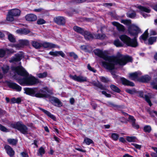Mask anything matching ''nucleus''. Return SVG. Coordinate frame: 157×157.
Returning <instances> with one entry per match:
<instances>
[{
	"label": "nucleus",
	"mask_w": 157,
	"mask_h": 157,
	"mask_svg": "<svg viewBox=\"0 0 157 157\" xmlns=\"http://www.w3.org/2000/svg\"><path fill=\"white\" fill-rule=\"evenodd\" d=\"M125 91L127 93L132 95L133 94H136V93L137 92V90L135 88H133L132 90L129 89H127L125 90Z\"/></svg>",
	"instance_id": "ea45409f"
},
{
	"label": "nucleus",
	"mask_w": 157,
	"mask_h": 157,
	"mask_svg": "<svg viewBox=\"0 0 157 157\" xmlns=\"http://www.w3.org/2000/svg\"><path fill=\"white\" fill-rule=\"evenodd\" d=\"M128 121L131 124L136 122V119L134 118L133 116L131 115H129Z\"/></svg>",
	"instance_id": "37998d69"
},
{
	"label": "nucleus",
	"mask_w": 157,
	"mask_h": 157,
	"mask_svg": "<svg viewBox=\"0 0 157 157\" xmlns=\"http://www.w3.org/2000/svg\"><path fill=\"white\" fill-rule=\"evenodd\" d=\"M132 145L134 146L135 148L139 150H140L141 147V145L135 143H132Z\"/></svg>",
	"instance_id": "e2e57ef3"
},
{
	"label": "nucleus",
	"mask_w": 157,
	"mask_h": 157,
	"mask_svg": "<svg viewBox=\"0 0 157 157\" xmlns=\"http://www.w3.org/2000/svg\"><path fill=\"white\" fill-rule=\"evenodd\" d=\"M50 101L53 105L60 107L62 106V103L58 98L53 97L51 98Z\"/></svg>",
	"instance_id": "dca6fc26"
},
{
	"label": "nucleus",
	"mask_w": 157,
	"mask_h": 157,
	"mask_svg": "<svg viewBox=\"0 0 157 157\" xmlns=\"http://www.w3.org/2000/svg\"><path fill=\"white\" fill-rule=\"evenodd\" d=\"M139 73L138 72L136 71L133 73H130L129 74V78L131 80L135 81H138V79L139 78L138 77Z\"/></svg>",
	"instance_id": "bb28decb"
},
{
	"label": "nucleus",
	"mask_w": 157,
	"mask_h": 157,
	"mask_svg": "<svg viewBox=\"0 0 157 157\" xmlns=\"http://www.w3.org/2000/svg\"><path fill=\"white\" fill-rule=\"evenodd\" d=\"M49 54L54 57L61 56L63 58L65 56V54L62 51H55V52L50 51L49 53Z\"/></svg>",
	"instance_id": "412c9836"
},
{
	"label": "nucleus",
	"mask_w": 157,
	"mask_h": 157,
	"mask_svg": "<svg viewBox=\"0 0 157 157\" xmlns=\"http://www.w3.org/2000/svg\"><path fill=\"white\" fill-rule=\"evenodd\" d=\"M45 153V150L44 148L42 147H41L39 149L37 154L39 153V155H38L42 156Z\"/></svg>",
	"instance_id": "8fccbe9b"
},
{
	"label": "nucleus",
	"mask_w": 157,
	"mask_h": 157,
	"mask_svg": "<svg viewBox=\"0 0 157 157\" xmlns=\"http://www.w3.org/2000/svg\"><path fill=\"white\" fill-rule=\"evenodd\" d=\"M100 80L103 82L107 83L110 81L109 79L107 77H105L104 76H101L100 77Z\"/></svg>",
	"instance_id": "a19ab883"
},
{
	"label": "nucleus",
	"mask_w": 157,
	"mask_h": 157,
	"mask_svg": "<svg viewBox=\"0 0 157 157\" xmlns=\"http://www.w3.org/2000/svg\"><path fill=\"white\" fill-rule=\"evenodd\" d=\"M32 44L36 49H39L41 47V43L36 41H33Z\"/></svg>",
	"instance_id": "f704fd0d"
},
{
	"label": "nucleus",
	"mask_w": 157,
	"mask_h": 157,
	"mask_svg": "<svg viewBox=\"0 0 157 157\" xmlns=\"http://www.w3.org/2000/svg\"><path fill=\"white\" fill-rule=\"evenodd\" d=\"M82 35L84 36L85 39L86 40H90L94 38V34H92L88 31L85 30Z\"/></svg>",
	"instance_id": "6ab92c4d"
},
{
	"label": "nucleus",
	"mask_w": 157,
	"mask_h": 157,
	"mask_svg": "<svg viewBox=\"0 0 157 157\" xmlns=\"http://www.w3.org/2000/svg\"><path fill=\"white\" fill-rule=\"evenodd\" d=\"M8 39L11 42L15 43L16 42V39L13 35L10 34L8 35Z\"/></svg>",
	"instance_id": "c03bdc74"
},
{
	"label": "nucleus",
	"mask_w": 157,
	"mask_h": 157,
	"mask_svg": "<svg viewBox=\"0 0 157 157\" xmlns=\"http://www.w3.org/2000/svg\"><path fill=\"white\" fill-rule=\"evenodd\" d=\"M25 20L29 21H34L37 19L36 15L33 14H29L26 15L25 17Z\"/></svg>",
	"instance_id": "4be33fe9"
},
{
	"label": "nucleus",
	"mask_w": 157,
	"mask_h": 157,
	"mask_svg": "<svg viewBox=\"0 0 157 157\" xmlns=\"http://www.w3.org/2000/svg\"><path fill=\"white\" fill-rule=\"evenodd\" d=\"M39 109L40 110L42 111L48 117L52 119L54 121H56V117L54 115L52 114L50 112L41 108L39 107Z\"/></svg>",
	"instance_id": "393cba45"
},
{
	"label": "nucleus",
	"mask_w": 157,
	"mask_h": 157,
	"mask_svg": "<svg viewBox=\"0 0 157 157\" xmlns=\"http://www.w3.org/2000/svg\"><path fill=\"white\" fill-rule=\"evenodd\" d=\"M151 79V77L148 75L142 76L138 79V82L145 83H148Z\"/></svg>",
	"instance_id": "a211bd4d"
},
{
	"label": "nucleus",
	"mask_w": 157,
	"mask_h": 157,
	"mask_svg": "<svg viewBox=\"0 0 157 157\" xmlns=\"http://www.w3.org/2000/svg\"><path fill=\"white\" fill-rule=\"evenodd\" d=\"M137 37L134 36L133 38L129 40L127 46L133 48H136L138 46V44L137 41Z\"/></svg>",
	"instance_id": "f3484780"
},
{
	"label": "nucleus",
	"mask_w": 157,
	"mask_h": 157,
	"mask_svg": "<svg viewBox=\"0 0 157 157\" xmlns=\"http://www.w3.org/2000/svg\"><path fill=\"white\" fill-rule=\"evenodd\" d=\"M10 127L14 129H17L20 132L24 135L28 134V128L26 125L23 124L21 121L15 122L10 124Z\"/></svg>",
	"instance_id": "7ed1b4c3"
},
{
	"label": "nucleus",
	"mask_w": 157,
	"mask_h": 157,
	"mask_svg": "<svg viewBox=\"0 0 157 157\" xmlns=\"http://www.w3.org/2000/svg\"><path fill=\"white\" fill-rule=\"evenodd\" d=\"M46 21L43 19H38L37 21V23L38 25H42L45 23Z\"/></svg>",
	"instance_id": "13d9d810"
},
{
	"label": "nucleus",
	"mask_w": 157,
	"mask_h": 157,
	"mask_svg": "<svg viewBox=\"0 0 157 157\" xmlns=\"http://www.w3.org/2000/svg\"><path fill=\"white\" fill-rule=\"evenodd\" d=\"M14 16L9 11L8 14L7 15L6 20L12 22L14 21Z\"/></svg>",
	"instance_id": "c9c22d12"
},
{
	"label": "nucleus",
	"mask_w": 157,
	"mask_h": 157,
	"mask_svg": "<svg viewBox=\"0 0 157 157\" xmlns=\"http://www.w3.org/2000/svg\"><path fill=\"white\" fill-rule=\"evenodd\" d=\"M18 33L26 35L30 32V31L26 28L21 29L17 30Z\"/></svg>",
	"instance_id": "2f4dec72"
},
{
	"label": "nucleus",
	"mask_w": 157,
	"mask_h": 157,
	"mask_svg": "<svg viewBox=\"0 0 157 157\" xmlns=\"http://www.w3.org/2000/svg\"><path fill=\"white\" fill-rule=\"evenodd\" d=\"M136 14L135 13H132L128 14V17L129 18H133L136 17Z\"/></svg>",
	"instance_id": "338daca9"
},
{
	"label": "nucleus",
	"mask_w": 157,
	"mask_h": 157,
	"mask_svg": "<svg viewBox=\"0 0 157 157\" xmlns=\"http://www.w3.org/2000/svg\"><path fill=\"white\" fill-rule=\"evenodd\" d=\"M136 137L135 136H127L126 138V140L129 142H134L135 141Z\"/></svg>",
	"instance_id": "3c124183"
},
{
	"label": "nucleus",
	"mask_w": 157,
	"mask_h": 157,
	"mask_svg": "<svg viewBox=\"0 0 157 157\" xmlns=\"http://www.w3.org/2000/svg\"><path fill=\"white\" fill-rule=\"evenodd\" d=\"M54 22L58 25H64L66 20L63 17L58 16L54 18Z\"/></svg>",
	"instance_id": "4468645a"
},
{
	"label": "nucleus",
	"mask_w": 157,
	"mask_h": 157,
	"mask_svg": "<svg viewBox=\"0 0 157 157\" xmlns=\"http://www.w3.org/2000/svg\"><path fill=\"white\" fill-rule=\"evenodd\" d=\"M24 93L32 97L37 98V87H25L24 88Z\"/></svg>",
	"instance_id": "9d476101"
},
{
	"label": "nucleus",
	"mask_w": 157,
	"mask_h": 157,
	"mask_svg": "<svg viewBox=\"0 0 157 157\" xmlns=\"http://www.w3.org/2000/svg\"><path fill=\"white\" fill-rule=\"evenodd\" d=\"M148 35L147 34H143L140 37V39H142L144 40H146L147 39L148 37Z\"/></svg>",
	"instance_id": "4d7b16f0"
},
{
	"label": "nucleus",
	"mask_w": 157,
	"mask_h": 157,
	"mask_svg": "<svg viewBox=\"0 0 157 157\" xmlns=\"http://www.w3.org/2000/svg\"><path fill=\"white\" fill-rule=\"evenodd\" d=\"M110 87L111 90L113 92L118 93H120L121 92L120 89L114 84H111L110 85Z\"/></svg>",
	"instance_id": "7c9ffc66"
},
{
	"label": "nucleus",
	"mask_w": 157,
	"mask_h": 157,
	"mask_svg": "<svg viewBox=\"0 0 157 157\" xmlns=\"http://www.w3.org/2000/svg\"><path fill=\"white\" fill-rule=\"evenodd\" d=\"M91 84L93 86L95 87L94 88L95 90H98V89H99L101 90H103V91H101V93L105 96L106 95L107 93L104 90H106L107 89L105 86L103 85L98 81L97 82L95 81H94L91 82Z\"/></svg>",
	"instance_id": "6e6552de"
},
{
	"label": "nucleus",
	"mask_w": 157,
	"mask_h": 157,
	"mask_svg": "<svg viewBox=\"0 0 157 157\" xmlns=\"http://www.w3.org/2000/svg\"><path fill=\"white\" fill-rule=\"evenodd\" d=\"M69 56L71 57H73L75 60H76L78 58V55L73 52H70Z\"/></svg>",
	"instance_id": "864d4df0"
},
{
	"label": "nucleus",
	"mask_w": 157,
	"mask_h": 157,
	"mask_svg": "<svg viewBox=\"0 0 157 157\" xmlns=\"http://www.w3.org/2000/svg\"><path fill=\"white\" fill-rule=\"evenodd\" d=\"M48 92H49V90L47 86L44 87L41 89H39L37 87L36 95L37 98H48L49 95L47 93Z\"/></svg>",
	"instance_id": "39448f33"
},
{
	"label": "nucleus",
	"mask_w": 157,
	"mask_h": 157,
	"mask_svg": "<svg viewBox=\"0 0 157 157\" xmlns=\"http://www.w3.org/2000/svg\"><path fill=\"white\" fill-rule=\"evenodd\" d=\"M120 80L122 84L124 86L131 87H133L135 86L134 82L127 79L124 77H121Z\"/></svg>",
	"instance_id": "2eb2a0df"
},
{
	"label": "nucleus",
	"mask_w": 157,
	"mask_h": 157,
	"mask_svg": "<svg viewBox=\"0 0 157 157\" xmlns=\"http://www.w3.org/2000/svg\"><path fill=\"white\" fill-rule=\"evenodd\" d=\"M87 68L89 70L94 73H95L96 71V70L94 68L92 67L89 64H88L87 65Z\"/></svg>",
	"instance_id": "052dcab7"
},
{
	"label": "nucleus",
	"mask_w": 157,
	"mask_h": 157,
	"mask_svg": "<svg viewBox=\"0 0 157 157\" xmlns=\"http://www.w3.org/2000/svg\"><path fill=\"white\" fill-rule=\"evenodd\" d=\"M113 43L114 45L117 47H121L123 46V44L118 39L115 40L114 41Z\"/></svg>",
	"instance_id": "473e14b6"
},
{
	"label": "nucleus",
	"mask_w": 157,
	"mask_h": 157,
	"mask_svg": "<svg viewBox=\"0 0 157 157\" xmlns=\"http://www.w3.org/2000/svg\"><path fill=\"white\" fill-rule=\"evenodd\" d=\"M7 141L9 144L15 146L17 144L18 140L17 139L9 138L7 139Z\"/></svg>",
	"instance_id": "72a5a7b5"
},
{
	"label": "nucleus",
	"mask_w": 157,
	"mask_h": 157,
	"mask_svg": "<svg viewBox=\"0 0 157 157\" xmlns=\"http://www.w3.org/2000/svg\"><path fill=\"white\" fill-rule=\"evenodd\" d=\"M7 83L8 86L10 88L16 90L18 92H20L21 90V87L15 82L8 81Z\"/></svg>",
	"instance_id": "f8f14e48"
},
{
	"label": "nucleus",
	"mask_w": 157,
	"mask_h": 157,
	"mask_svg": "<svg viewBox=\"0 0 157 157\" xmlns=\"http://www.w3.org/2000/svg\"><path fill=\"white\" fill-rule=\"evenodd\" d=\"M136 7L140 10V11L142 12H145L146 13H149L151 11V10L149 7L144 6L140 5H138Z\"/></svg>",
	"instance_id": "b1692460"
},
{
	"label": "nucleus",
	"mask_w": 157,
	"mask_h": 157,
	"mask_svg": "<svg viewBox=\"0 0 157 157\" xmlns=\"http://www.w3.org/2000/svg\"><path fill=\"white\" fill-rule=\"evenodd\" d=\"M156 36L150 37L148 39V44L149 45H152L153 43L156 41Z\"/></svg>",
	"instance_id": "4c0bfd02"
},
{
	"label": "nucleus",
	"mask_w": 157,
	"mask_h": 157,
	"mask_svg": "<svg viewBox=\"0 0 157 157\" xmlns=\"http://www.w3.org/2000/svg\"><path fill=\"white\" fill-rule=\"evenodd\" d=\"M151 85L152 86V88L157 90V83L153 81L151 83Z\"/></svg>",
	"instance_id": "bf43d9fd"
},
{
	"label": "nucleus",
	"mask_w": 157,
	"mask_h": 157,
	"mask_svg": "<svg viewBox=\"0 0 157 157\" xmlns=\"http://www.w3.org/2000/svg\"><path fill=\"white\" fill-rule=\"evenodd\" d=\"M21 155L22 157H29L27 153L23 151L21 153Z\"/></svg>",
	"instance_id": "69168bd1"
},
{
	"label": "nucleus",
	"mask_w": 157,
	"mask_h": 157,
	"mask_svg": "<svg viewBox=\"0 0 157 157\" xmlns=\"http://www.w3.org/2000/svg\"><path fill=\"white\" fill-rule=\"evenodd\" d=\"M18 82L21 85L24 86H33L40 83L41 82L37 78L29 74L25 78H18L17 79Z\"/></svg>",
	"instance_id": "f03ea898"
},
{
	"label": "nucleus",
	"mask_w": 157,
	"mask_h": 157,
	"mask_svg": "<svg viewBox=\"0 0 157 157\" xmlns=\"http://www.w3.org/2000/svg\"><path fill=\"white\" fill-rule=\"evenodd\" d=\"M24 58V53L22 51H20L15 54L9 60L10 63H15L20 61L23 58Z\"/></svg>",
	"instance_id": "0eeeda50"
},
{
	"label": "nucleus",
	"mask_w": 157,
	"mask_h": 157,
	"mask_svg": "<svg viewBox=\"0 0 157 157\" xmlns=\"http://www.w3.org/2000/svg\"><path fill=\"white\" fill-rule=\"evenodd\" d=\"M94 36L95 39L103 40L105 38V36L104 34H100L98 33L97 34H94Z\"/></svg>",
	"instance_id": "e433bc0d"
},
{
	"label": "nucleus",
	"mask_w": 157,
	"mask_h": 157,
	"mask_svg": "<svg viewBox=\"0 0 157 157\" xmlns=\"http://www.w3.org/2000/svg\"><path fill=\"white\" fill-rule=\"evenodd\" d=\"M143 129L145 132L150 133L151 130V128L150 125H146L144 126Z\"/></svg>",
	"instance_id": "49530a36"
},
{
	"label": "nucleus",
	"mask_w": 157,
	"mask_h": 157,
	"mask_svg": "<svg viewBox=\"0 0 157 157\" xmlns=\"http://www.w3.org/2000/svg\"><path fill=\"white\" fill-rule=\"evenodd\" d=\"M119 135L115 133H111V138L113 140L117 141L119 139Z\"/></svg>",
	"instance_id": "58836bf2"
},
{
	"label": "nucleus",
	"mask_w": 157,
	"mask_h": 157,
	"mask_svg": "<svg viewBox=\"0 0 157 157\" xmlns=\"http://www.w3.org/2000/svg\"><path fill=\"white\" fill-rule=\"evenodd\" d=\"M84 142L88 145L94 143V142L92 140L87 137H85V138Z\"/></svg>",
	"instance_id": "79ce46f5"
},
{
	"label": "nucleus",
	"mask_w": 157,
	"mask_h": 157,
	"mask_svg": "<svg viewBox=\"0 0 157 157\" xmlns=\"http://www.w3.org/2000/svg\"><path fill=\"white\" fill-rule=\"evenodd\" d=\"M10 68L9 66L8 65H4L3 67H2V70L4 73H7L9 70Z\"/></svg>",
	"instance_id": "a18cd8bd"
},
{
	"label": "nucleus",
	"mask_w": 157,
	"mask_h": 157,
	"mask_svg": "<svg viewBox=\"0 0 157 157\" xmlns=\"http://www.w3.org/2000/svg\"><path fill=\"white\" fill-rule=\"evenodd\" d=\"M119 38L121 40L126 44L127 46L131 38L125 34H122L119 36Z\"/></svg>",
	"instance_id": "aec40b11"
},
{
	"label": "nucleus",
	"mask_w": 157,
	"mask_h": 157,
	"mask_svg": "<svg viewBox=\"0 0 157 157\" xmlns=\"http://www.w3.org/2000/svg\"><path fill=\"white\" fill-rule=\"evenodd\" d=\"M10 13L14 17L19 16L21 14V11L18 9H15L10 10H9Z\"/></svg>",
	"instance_id": "c85d7f7f"
},
{
	"label": "nucleus",
	"mask_w": 157,
	"mask_h": 157,
	"mask_svg": "<svg viewBox=\"0 0 157 157\" xmlns=\"http://www.w3.org/2000/svg\"><path fill=\"white\" fill-rule=\"evenodd\" d=\"M131 124L132 127L135 129H138L140 128L139 125L138 124H136V122H135L134 123L132 124Z\"/></svg>",
	"instance_id": "0e129e2a"
},
{
	"label": "nucleus",
	"mask_w": 157,
	"mask_h": 157,
	"mask_svg": "<svg viewBox=\"0 0 157 157\" xmlns=\"http://www.w3.org/2000/svg\"><path fill=\"white\" fill-rule=\"evenodd\" d=\"M145 100L148 104L151 107L152 104L150 99V97L147 95H145L144 96Z\"/></svg>",
	"instance_id": "09e8293b"
},
{
	"label": "nucleus",
	"mask_w": 157,
	"mask_h": 157,
	"mask_svg": "<svg viewBox=\"0 0 157 157\" xmlns=\"http://www.w3.org/2000/svg\"><path fill=\"white\" fill-rule=\"evenodd\" d=\"M48 75L47 72H44L43 73H40L37 75V76L39 78H43L46 77Z\"/></svg>",
	"instance_id": "de8ad7c7"
},
{
	"label": "nucleus",
	"mask_w": 157,
	"mask_h": 157,
	"mask_svg": "<svg viewBox=\"0 0 157 157\" xmlns=\"http://www.w3.org/2000/svg\"><path fill=\"white\" fill-rule=\"evenodd\" d=\"M6 54V51L4 49H0V58H3Z\"/></svg>",
	"instance_id": "6e6d98bb"
},
{
	"label": "nucleus",
	"mask_w": 157,
	"mask_h": 157,
	"mask_svg": "<svg viewBox=\"0 0 157 157\" xmlns=\"http://www.w3.org/2000/svg\"><path fill=\"white\" fill-rule=\"evenodd\" d=\"M133 59L131 56H122L121 54L113 58L111 56L109 62H102V66L109 70H114L115 65L119 64L120 66L125 65L127 63L132 62Z\"/></svg>",
	"instance_id": "f257e3e1"
},
{
	"label": "nucleus",
	"mask_w": 157,
	"mask_h": 157,
	"mask_svg": "<svg viewBox=\"0 0 157 157\" xmlns=\"http://www.w3.org/2000/svg\"><path fill=\"white\" fill-rule=\"evenodd\" d=\"M0 130L4 132H9L8 129L7 128L4 126L0 124Z\"/></svg>",
	"instance_id": "5fc2aeb1"
},
{
	"label": "nucleus",
	"mask_w": 157,
	"mask_h": 157,
	"mask_svg": "<svg viewBox=\"0 0 157 157\" xmlns=\"http://www.w3.org/2000/svg\"><path fill=\"white\" fill-rule=\"evenodd\" d=\"M94 52L95 55L108 62L109 58H111V56L107 55L105 52L99 49H97L94 50Z\"/></svg>",
	"instance_id": "1a4fd4ad"
},
{
	"label": "nucleus",
	"mask_w": 157,
	"mask_h": 157,
	"mask_svg": "<svg viewBox=\"0 0 157 157\" xmlns=\"http://www.w3.org/2000/svg\"><path fill=\"white\" fill-rule=\"evenodd\" d=\"M112 24L116 27L117 30L119 32H124L125 30L124 27L120 23L116 22L113 21L112 22Z\"/></svg>",
	"instance_id": "5701e85b"
},
{
	"label": "nucleus",
	"mask_w": 157,
	"mask_h": 157,
	"mask_svg": "<svg viewBox=\"0 0 157 157\" xmlns=\"http://www.w3.org/2000/svg\"><path fill=\"white\" fill-rule=\"evenodd\" d=\"M128 31L130 36L136 37H138V34L141 32L140 28L134 24H132L128 26Z\"/></svg>",
	"instance_id": "20e7f679"
},
{
	"label": "nucleus",
	"mask_w": 157,
	"mask_h": 157,
	"mask_svg": "<svg viewBox=\"0 0 157 157\" xmlns=\"http://www.w3.org/2000/svg\"><path fill=\"white\" fill-rule=\"evenodd\" d=\"M69 77L74 80L80 83L87 81V78L86 77L83 76L82 75L78 76L76 75H70Z\"/></svg>",
	"instance_id": "9b49d317"
},
{
	"label": "nucleus",
	"mask_w": 157,
	"mask_h": 157,
	"mask_svg": "<svg viewBox=\"0 0 157 157\" xmlns=\"http://www.w3.org/2000/svg\"><path fill=\"white\" fill-rule=\"evenodd\" d=\"M136 94H138L140 98H144V94L143 91H137V92L136 93Z\"/></svg>",
	"instance_id": "680f3d73"
},
{
	"label": "nucleus",
	"mask_w": 157,
	"mask_h": 157,
	"mask_svg": "<svg viewBox=\"0 0 157 157\" xmlns=\"http://www.w3.org/2000/svg\"><path fill=\"white\" fill-rule=\"evenodd\" d=\"M29 44V41L27 40H19V43L17 44V46L19 48H23L25 46H28Z\"/></svg>",
	"instance_id": "a878e982"
},
{
	"label": "nucleus",
	"mask_w": 157,
	"mask_h": 157,
	"mask_svg": "<svg viewBox=\"0 0 157 157\" xmlns=\"http://www.w3.org/2000/svg\"><path fill=\"white\" fill-rule=\"evenodd\" d=\"M73 29L75 32L82 35L83 34L85 31L83 28L77 26H74Z\"/></svg>",
	"instance_id": "c756f323"
},
{
	"label": "nucleus",
	"mask_w": 157,
	"mask_h": 157,
	"mask_svg": "<svg viewBox=\"0 0 157 157\" xmlns=\"http://www.w3.org/2000/svg\"><path fill=\"white\" fill-rule=\"evenodd\" d=\"M72 1L76 3H80L85 2L86 0H72Z\"/></svg>",
	"instance_id": "774afa93"
},
{
	"label": "nucleus",
	"mask_w": 157,
	"mask_h": 157,
	"mask_svg": "<svg viewBox=\"0 0 157 157\" xmlns=\"http://www.w3.org/2000/svg\"><path fill=\"white\" fill-rule=\"evenodd\" d=\"M56 47V45L52 43L45 42L43 43H41V47H43L45 48H55Z\"/></svg>",
	"instance_id": "cd10ccee"
},
{
	"label": "nucleus",
	"mask_w": 157,
	"mask_h": 157,
	"mask_svg": "<svg viewBox=\"0 0 157 157\" xmlns=\"http://www.w3.org/2000/svg\"><path fill=\"white\" fill-rule=\"evenodd\" d=\"M4 148L7 154L10 157H13L15 155V152L13 148L8 144L4 145Z\"/></svg>",
	"instance_id": "ddd939ff"
},
{
	"label": "nucleus",
	"mask_w": 157,
	"mask_h": 157,
	"mask_svg": "<svg viewBox=\"0 0 157 157\" xmlns=\"http://www.w3.org/2000/svg\"><path fill=\"white\" fill-rule=\"evenodd\" d=\"M12 70L14 71L18 75L25 78L29 75V73L21 66L13 67Z\"/></svg>",
	"instance_id": "423d86ee"
},
{
	"label": "nucleus",
	"mask_w": 157,
	"mask_h": 157,
	"mask_svg": "<svg viewBox=\"0 0 157 157\" xmlns=\"http://www.w3.org/2000/svg\"><path fill=\"white\" fill-rule=\"evenodd\" d=\"M121 22L127 26H129L131 23V21L128 20H122Z\"/></svg>",
	"instance_id": "603ef678"
}]
</instances>
